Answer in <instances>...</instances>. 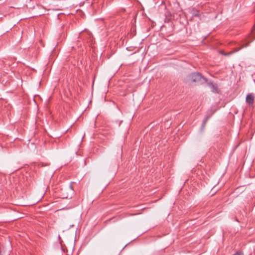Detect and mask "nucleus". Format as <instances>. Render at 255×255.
Wrapping results in <instances>:
<instances>
[{"mask_svg":"<svg viewBox=\"0 0 255 255\" xmlns=\"http://www.w3.org/2000/svg\"><path fill=\"white\" fill-rule=\"evenodd\" d=\"M187 80L189 82H197L201 81L202 79L205 80L201 74L199 73H192L189 75L187 77Z\"/></svg>","mask_w":255,"mask_h":255,"instance_id":"1","label":"nucleus"},{"mask_svg":"<svg viewBox=\"0 0 255 255\" xmlns=\"http://www.w3.org/2000/svg\"><path fill=\"white\" fill-rule=\"evenodd\" d=\"M255 97L252 94H249L246 97V102L250 104L253 105L254 102Z\"/></svg>","mask_w":255,"mask_h":255,"instance_id":"2","label":"nucleus"},{"mask_svg":"<svg viewBox=\"0 0 255 255\" xmlns=\"http://www.w3.org/2000/svg\"><path fill=\"white\" fill-rule=\"evenodd\" d=\"M209 86L211 88L212 91L214 93H218V88L216 86H215L213 83L210 82L208 84Z\"/></svg>","mask_w":255,"mask_h":255,"instance_id":"3","label":"nucleus"},{"mask_svg":"<svg viewBox=\"0 0 255 255\" xmlns=\"http://www.w3.org/2000/svg\"><path fill=\"white\" fill-rule=\"evenodd\" d=\"M192 15L193 16L198 17L199 16V12L198 10H193Z\"/></svg>","mask_w":255,"mask_h":255,"instance_id":"4","label":"nucleus"},{"mask_svg":"<svg viewBox=\"0 0 255 255\" xmlns=\"http://www.w3.org/2000/svg\"><path fill=\"white\" fill-rule=\"evenodd\" d=\"M250 42H248V43H246V44H244V45H242V46L239 49H237L236 50V51H238L244 47H246L248 46L250 44Z\"/></svg>","mask_w":255,"mask_h":255,"instance_id":"5","label":"nucleus"},{"mask_svg":"<svg viewBox=\"0 0 255 255\" xmlns=\"http://www.w3.org/2000/svg\"><path fill=\"white\" fill-rule=\"evenodd\" d=\"M207 121H208V118H205L203 120V123H202V127L203 128L205 127V126Z\"/></svg>","mask_w":255,"mask_h":255,"instance_id":"6","label":"nucleus"},{"mask_svg":"<svg viewBox=\"0 0 255 255\" xmlns=\"http://www.w3.org/2000/svg\"><path fill=\"white\" fill-rule=\"evenodd\" d=\"M233 255H244L243 253H241L240 252H236L235 254Z\"/></svg>","mask_w":255,"mask_h":255,"instance_id":"7","label":"nucleus"},{"mask_svg":"<svg viewBox=\"0 0 255 255\" xmlns=\"http://www.w3.org/2000/svg\"><path fill=\"white\" fill-rule=\"evenodd\" d=\"M222 53V54H224L225 55H227V54H226V53Z\"/></svg>","mask_w":255,"mask_h":255,"instance_id":"8","label":"nucleus"}]
</instances>
